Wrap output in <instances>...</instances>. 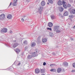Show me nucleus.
<instances>
[{
    "label": "nucleus",
    "mask_w": 75,
    "mask_h": 75,
    "mask_svg": "<svg viewBox=\"0 0 75 75\" xmlns=\"http://www.w3.org/2000/svg\"><path fill=\"white\" fill-rule=\"evenodd\" d=\"M59 29V26L57 25L55 26L54 27V31L56 32V33H59L60 32V30H58Z\"/></svg>",
    "instance_id": "obj_1"
},
{
    "label": "nucleus",
    "mask_w": 75,
    "mask_h": 75,
    "mask_svg": "<svg viewBox=\"0 0 75 75\" xmlns=\"http://www.w3.org/2000/svg\"><path fill=\"white\" fill-rule=\"evenodd\" d=\"M5 18V15L4 14H2L0 16V19L1 20H3Z\"/></svg>",
    "instance_id": "obj_2"
},
{
    "label": "nucleus",
    "mask_w": 75,
    "mask_h": 75,
    "mask_svg": "<svg viewBox=\"0 0 75 75\" xmlns=\"http://www.w3.org/2000/svg\"><path fill=\"white\" fill-rule=\"evenodd\" d=\"M1 33H7V29L6 28H4L2 29L1 31Z\"/></svg>",
    "instance_id": "obj_3"
},
{
    "label": "nucleus",
    "mask_w": 75,
    "mask_h": 75,
    "mask_svg": "<svg viewBox=\"0 0 75 75\" xmlns=\"http://www.w3.org/2000/svg\"><path fill=\"white\" fill-rule=\"evenodd\" d=\"M13 0V2L12 4V5L13 6H17V2L18 0Z\"/></svg>",
    "instance_id": "obj_4"
},
{
    "label": "nucleus",
    "mask_w": 75,
    "mask_h": 75,
    "mask_svg": "<svg viewBox=\"0 0 75 75\" xmlns=\"http://www.w3.org/2000/svg\"><path fill=\"white\" fill-rule=\"evenodd\" d=\"M73 17L74 16L72 15H69V19L70 20V21H72V18H73Z\"/></svg>",
    "instance_id": "obj_5"
},
{
    "label": "nucleus",
    "mask_w": 75,
    "mask_h": 75,
    "mask_svg": "<svg viewBox=\"0 0 75 75\" xmlns=\"http://www.w3.org/2000/svg\"><path fill=\"white\" fill-rule=\"evenodd\" d=\"M57 4L59 6H62V2L61 0H59L57 2Z\"/></svg>",
    "instance_id": "obj_6"
},
{
    "label": "nucleus",
    "mask_w": 75,
    "mask_h": 75,
    "mask_svg": "<svg viewBox=\"0 0 75 75\" xmlns=\"http://www.w3.org/2000/svg\"><path fill=\"white\" fill-rule=\"evenodd\" d=\"M45 69L44 68L42 69H40V72L42 74H43V73H45Z\"/></svg>",
    "instance_id": "obj_7"
},
{
    "label": "nucleus",
    "mask_w": 75,
    "mask_h": 75,
    "mask_svg": "<svg viewBox=\"0 0 75 75\" xmlns=\"http://www.w3.org/2000/svg\"><path fill=\"white\" fill-rule=\"evenodd\" d=\"M42 9H43V8L42 7H39L38 9V11L39 12H41V11H42Z\"/></svg>",
    "instance_id": "obj_8"
},
{
    "label": "nucleus",
    "mask_w": 75,
    "mask_h": 75,
    "mask_svg": "<svg viewBox=\"0 0 75 75\" xmlns=\"http://www.w3.org/2000/svg\"><path fill=\"white\" fill-rule=\"evenodd\" d=\"M7 18L8 19H12V16L10 14H8L7 16Z\"/></svg>",
    "instance_id": "obj_9"
},
{
    "label": "nucleus",
    "mask_w": 75,
    "mask_h": 75,
    "mask_svg": "<svg viewBox=\"0 0 75 75\" xmlns=\"http://www.w3.org/2000/svg\"><path fill=\"white\" fill-rule=\"evenodd\" d=\"M35 73H36V74H38V73H39L40 71V70H39V69H35Z\"/></svg>",
    "instance_id": "obj_10"
},
{
    "label": "nucleus",
    "mask_w": 75,
    "mask_h": 75,
    "mask_svg": "<svg viewBox=\"0 0 75 75\" xmlns=\"http://www.w3.org/2000/svg\"><path fill=\"white\" fill-rule=\"evenodd\" d=\"M18 44L17 43H15L13 44V48H16V47H17L18 45Z\"/></svg>",
    "instance_id": "obj_11"
},
{
    "label": "nucleus",
    "mask_w": 75,
    "mask_h": 75,
    "mask_svg": "<svg viewBox=\"0 0 75 75\" xmlns=\"http://www.w3.org/2000/svg\"><path fill=\"white\" fill-rule=\"evenodd\" d=\"M63 65L64 67H67V66L68 65V63L66 62H64L63 63Z\"/></svg>",
    "instance_id": "obj_12"
},
{
    "label": "nucleus",
    "mask_w": 75,
    "mask_h": 75,
    "mask_svg": "<svg viewBox=\"0 0 75 75\" xmlns=\"http://www.w3.org/2000/svg\"><path fill=\"white\" fill-rule=\"evenodd\" d=\"M68 11H66L64 13V16H68Z\"/></svg>",
    "instance_id": "obj_13"
},
{
    "label": "nucleus",
    "mask_w": 75,
    "mask_h": 75,
    "mask_svg": "<svg viewBox=\"0 0 75 75\" xmlns=\"http://www.w3.org/2000/svg\"><path fill=\"white\" fill-rule=\"evenodd\" d=\"M53 25V24L52 23L50 22L48 23V26L50 27H52Z\"/></svg>",
    "instance_id": "obj_14"
},
{
    "label": "nucleus",
    "mask_w": 75,
    "mask_h": 75,
    "mask_svg": "<svg viewBox=\"0 0 75 75\" xmlns=\"http://www.w3.org/2000/svg\"><path fill=\"white\" fill-rule=\"evenodd\" d=\"M15 51L16 52L17 54L19 52H20V50L18 49H16V50H15Z\"/></svg>",
    "instance_id": "obj_15"
},
{
    "label": "nucleus",
    "mask_w": 75,
    "mask_h": 75,
    "mask_svg": "<svg viewBox=\"0 0 75 75\" xmlns=\"http://www.w3.org/2000/svg\"><path fill=\"white\" fill-rule=\"evenodd\" d=\"M35 46V43L34 42L32 43H31V46L32 47H34Z\"/></svg>",
    "instance_id": "obj_16"
},
{
    "label": "nucleus",
    "mask_w": 75,
    "mask_h": 75,
    "mask_svg": "<svg viewBox=\"0 0 75 75\" xmlns=\"http://www.w3.org/2000/svg\"><path fill=\"white\" fill-rule=\"evenodd\" d=\"M42 42H47V39L46 38L42 39Z\"/></svg>",
    "instance_id": "obj_17"
},
{
    "label": "nucleus",
    "mask_w": 75,
    "mask_h": 75,
    "mask_svg": "<svg viewBox=\"0 0 75 75\" xmlns=\"http://www.w3.org/2000/svg\"><path fill=\"white\" fill-rule=\"evenodd\" d=\"M62 69L61 68H58L57 70V72L58 73H59L61 71Z\"/></svg>",
    "instance_id": "obj_18"
},
{
    "label": "nucleus",
    "mask_w": 75,
    "mask_h": 75,
    "mask_svg": "<svg viewBox=\"0 0 75 75\" xmlns=\"http://www.w3.org/2000/svg\"><path fill=\"white\" fill-rule=\"evenodd\" d=\"M41 5L42 6H45V3L44 1H42L41 3Z\"/></svg>",
    "instance_id": "obj_19"
},
{
    "label": "nucleus",
    "mask_w": 75,
    "mask_h": 75,
    "mask_svg": "<svg viewBox=\"0 0 75 75\" xmlns=\"http://www.w3.org/2000/svg\"><path fill=\"white\" fill-rule=\"evenodd\" d=\"M72 12L73 14H75V9H73L71 11Z\"/></svg>",
    "instance_id": "obj_20"
},
{
    "label": "nucleus",
    "mask_w": 75,
    "mask_h": 75,
    "mask_svg": "<svg viewBox=\"0 0 75 75\" xmlns=\"http://www.w3.org/2000/svg\"><path fill=\"white\" fill-rule=\"evenodd\" d=\"M59 10L60 11H62L64 10V8L61 7H59Z\"/></svg>",
    "instance_id": "obj_21"
},
{
    "label": "nucleus",
    "mask_w": 75,
    "mask_h": 75,
    "mask_svg": "<svg viewBox=\"0 0 75 75\" xmlns=\"http://www.w3.org/2000/svg\"><path fill=\"white\" fill-rule=\"evenodd\" d=\"M23 44L24 45H26V44H27V41L26 40L24 41L23 42Z\"/></svg>",
    "instance_id": "obj_22"
},
{
    "label": "nucleus",
    "mask_w": 75,
    "mask_h": 75,
    "mask_svg": "<svg viewBox=\"0 0 75 75\" xmlns=\"http://www.w3.org/2000/svg\"><path fill=\"white\" fill-rule=\"evenodd\" d=\"M48 1L50 3H51V4H52V3H53L52 0H48Z\"/></svg>",
    "instance_id": "obj_23"
},
{
    "label": "nucleus",
    "mask_w": 75,
    "mask_h": 75,
    "mask_svg": "<svg viewBox=\"0 0 75 75\" xmlns=\"http://www.w3.org/2000/svg\"><path fill=\"white\" fill-rule=\"evenodd\" d=\"M37 55V53L35 52H34V54H33V57H35Z\"/></svg>",
    "instance_id": "obj_24"
},
{
    "label": "nucleus",
    "mask_w": 75,
    "mask_h": 75,
    "mask_svg": "<svg viewBox=\"0 0 75 75\" xmlns=\"http://www.w3.org/2000/svg\"><path fill=\"white\" fill-rule=\"evenodd\" d=\"M33 56L29 55L28 56V57L29 59H31L33 57Z\"/></svg>",
    "instance_id": "obj_25"
},
{
    "label": "nucleus",
    "mask_w": 75,
    "mask_h": 75,
    "mask_svg": "<svg viewBox=\"0 0 75 75\" xmlns=\"http://www.w3.org/2000/svg\"><path fill=\"white\" fill-rule=\"evenodd\" d=\"M63 6L64 8H67V6L65 4L63 5Z\"/></svg>",
    "instance_id": "obj_26"
},
{
    "label": "nucleus",
    "mask_w": 75,
    "mask_h": 75,
    "mask_svg": "<svg viewBox=\"0 0 75 75\" xmlns=\"http://www.w3.org/2000/svg\"><path fill=\"white\" fill-rule=\"evenodd\" d=\"M23 18H24V19L25 20H27V16H23Z\"/></svg>",
    "instance_id": "obj_27"
},
{
    "label": "nucleus",
    "mask_w": 75,
    "mask_h": 75,
    "mask_svg": "<svg viewBox=\"0 0 75 75\" xmlns=\"http://www.w3.org/2000/svg\"><path fill=\"white\" fill-rule=\"evenodd\" d=\"M50 71L51 72H54V71H55V69H51L50 70Z\"/></svg>",
    "instance_id": "obj_28"
},
{
    "label": "nucleus",
    "mask_w": 75,
    "mask_h": 75,
    "mask_svg": "<svg viewBox=\"0 0 75 75\" xmlns=\"http://www.w3.org/2000/svg\"><path fill=\"white\" fill-rule=\"evenodd\" d=\"M62 4H63V5H64V4H65V1H64V0L62 1Z\"/></svg>",
    "instance_id": "obj_29"
},
{
    "label": "nucleus",
    "mask_w": 75,
    "mask_h": 75,
    "mask_svg": "<svg viewBox=\"0 0 75 75\" xmlns=\"http://www.w3.org/2000/svg\"><path fill=\"white\" fill-rule=\"evenodd\" d=\"M47 30H50V31H52V29H51V28H47Z\"/></svg>",
    "instance_id": "obj_30"
},
{
    "label": "nucleus",
    "mask_w": 75,
    "mask_h": 75,
    "mask_svg": "<svg viewBox=\"0 0 75 75\" xmlns=\"http://www.w3.org/2000/svg\"><path fill=\"white\" fill-rule=\"evenodd\" d=\"M72 66H73V67H74V68H75V63H74L73 64Z\"/></svg>",
    "instance_id": "obj_31"
},
{
    "label": "nucleus",
    "mask_w": 75,
    "mask_h": 75,
    "mask_svg": "<svg viewBox=\"0 0 75 75\" xmlns=\"http://www.w3.org/2000/svg\"><path fill=\"white\" fill-rule=\"evenodd\" d=\"M51 18H52V19H54V18H55V16H51Z\"/></svg>",
    "instance_id": "obj_32"
},
{
    "label": "nucleus",
    "mask_w": 75,
    "mask_h": 75,
    "mask_svg": "<svg viewBox=\"0 0 75 75\" xmlns=\"http://www.w3.org/2000/svg\"><path fill=\"white\" fill-rule=\"evenodd\" d=\"M46 64H47V63H46V62H44L43 63V65H44V66H45V65H46Z\"/></svg>",
    "instance_id": "obj_33"
},
{
    "label": "nucleus",
    "mask_w": 75,
    "mask_h": 75,
    "mask_svg": "<svg viewBox=\"0 0 75 75\" xmlns=\"http://www.w3.org/2000/svg\"><path fill=\"white\" fill-rule=\"evenodd\" d=\"M21 21L22 22H24V18H21Z\"/></svg>",
    "instance_id": "obj_34"
},
{
    "label": "nucleus",
    "mask_w": 75,
    "mask_h": 75,
    "mask_svg": "<svg viewBox=\"0 0 75 75\" xmlns=\"http://www.w3.org/2000/svg\"><path fill=\"white\" fill-rule=\"evenodd\" d=\"M28 48V47H25V50H27Z\"/></svg>",
    "instance_id": "obj_35"
},
{
    "label": "nucleus",
    "mask_w": 75,
    "mask_h": 75,
    "mask_svg": "<svg viewBox=\"0 0 75 75\" xmlns=\"http://www.w3.org/2000/svg\"><path fill=\"white\" fill-rule=\"evenodd\" d=\"M53 65H55V64H52L50 65V67H52Z\"/></svg>",
    "instance_id": "obj_36"
},
{
    "label": "nucleus",
    "mask_w": 75,
    "mask_h": 75,
    "mask_svg": "<svg viewBox=\"0 0 75 75\" xmlns=\"http://www.w3.org/2000/svg\"><path fill=\"white\" fill-rule=\"evenodd\" d=\"M72 72H75V70H73L71 71Z\"/></svg>",
    "instance_id": "obj_37"
},
{
    "label": "nucleus",
    "mask_w": 75,
    "mask_h": 75,
    "mask_svg": "<svg viewBox=\"0 0 75 75\" xmlns=\"http://www.w3.org/2000/svg\"><path fill=\"white\" fill-rule=\"evenodd\" d=\"M10 33H11V34H12L13 33V32L11 30H10Z\"/></svg>",
    "instance_id": "obj_38"
},
{
    "label": "nucleus",
    "mask_w": 75,
    "mask_h": 75,
    "mask_svg": "<svg viewBox=\"0 0 75 75\" xmlns=\"http://www.w3.org/2000/svg\"><path fill=\"white\" fill-rule=\"evenodd\" d=\"M11 4H12V2H11L9 6H11Z\"/></svg>",
    "instance_id": "obj_39"
},
{
    "label": "nucleus",
    "mask_w": 75,
    "mask_h": 75,
    "mask_svg": "<svg viewBox=\"0 0 75 75\" xmlns=\"http://www.w3.org/2000/svg\"><path fill=\"white\" fill-rule=\"evenodd\" d=\"M20 64H21V63H18V66H19V65H20Z\"/></svg>",
    "instance_id": "obj_40"
},
{
    "label": "nucleus",
    "mask_w": 75,
    "mask_h": 75,
    "mask_svg": "<svg viewBox=\"0 0 75 75\" xmlns=\"http://www.w3.org/2000/svg\"><path fill=\"white\" fill-rule=\"evenodd\" d=\"M71 41H73V38H71Z\"/></svg>",
    "instance_id": "obj_41"
},
{
    "label": "nucleus",
    "mask_w": 75,
    "mask_h": 75,
    "mask_svg": "<svg viewBox=\"0 0 75 75\" xmlns=\"http://www.w3.org/2000/svg\"><path fill=\"white\" fill-rule=\"evenodd\" d=\"M73 28H75V25L74 26V27H73Z\"/></svg>",
    "instance_id": "obj_42"
},
{
    "label": "nucleus",
    "mask_w": 75,
    "mask_h": 75,
    "mask_svg": "<svg viewBox=\"0 0 75 75\" xmlns=\"http://www.w3.org/2000/svg\"><path fill=\"white\" fill-rule=\"evenodd\" d=\"M41 75H45V74H42Z\"/></svg>",
    "instance_id": "obj_43"
},
{
    "label": "nucleus",
    "mask_w": 75,
    "mask_h": 75,
    "mask_svg": "<svg viewBox=\"0 0 75 75\" xmlns=\"http://www.w3.org/2000/svg\"><path fill=\"white\" fill-rule=\"evenodd\" d=\"M47 4H49V3H47Z\"/></svg>",
    "instance_id": "obj_44"
},
{
    "label": "nucleus",
    "mask_w": 75,
    "mask_h": 75,
    "mask_svg": "<svg viewBox=\"0 0 75 75\" xmlns=\"http://www.w3.org/2000/svg\"><path fill=\"white\" fill-rule=\"evenodd\" d=\"M63 71H64V70L63 69Z\"/></svg>",
    "instance_id": "obj_45"
},
{
    "label": "nucleus",
    "mask_w": 75,
    "mask_h": 75,
    "mask_svg": "<svg viewBox=\"0 0 75 75\" xmlns=\"http://www.w3.org/2000/svg\"><path fill=\"white\" fill-rule=\"evenodd\" d=\"M37 52V51H36Z\"/></svg>",
    "instance_id": "obj_46"
}]
</instances>
